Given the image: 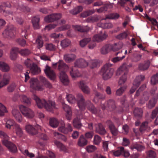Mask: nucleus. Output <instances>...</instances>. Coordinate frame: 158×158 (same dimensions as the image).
Here are the masks:
<instances>
[{
    "mask_svg": "<svg viewBox=\"0 0 158 158\" xmlns=\"http://www.w3.org/2000/svg\"><path fill=\"white\" fill-rule=\"evenodd\" d=\"M106 124L108 126L112 134L114 136L117 135L118 133V130L115 127L113 122L110 120H108L106 122Z\"/></svg>",
    "mask_w": 158,
    "mask_h": 158,
    "instance_id": "nucleus-13",
    "label": "nucleus"
},
{
    "mask_svg": "<svg viewBox=\"0 0 158 158\" xmlns=\"http://www.w3.org/2000/svg\"><path fill=\"white\" fill-rule=\"evenodd\" d=\"M112 64L107 63L105 64L101 69L103 79L107 80L112 76L114 72V69L111 68Z\"/></svg>",
    "mask_w": 158,
    "mask_h": 158,
    "instance_id": "nucleus-6",
    "label": "nucleus"
},
{
    "mask_svg": "<svg viewBox=\"0 0 158 158\" xmlns=\"http://www.w3.org/2000/svg\"><path fill=\"white\" fill-rule=\"evenodd\" d=\"M44 72L47 76L51 80H53L55 79L56 75L55 72L48 65H46Z\"/></svg>",
    "mask_w": 158,
    "mask_h": 158,
    "instance_id": "nucleus-14",
    "label": "nucleus"
},
{
    "mask_svg": "<svg viewBox=\"0 0 158 158\" xmlns=\"http://www.w3.org/2000/svg\"><path fill=\"white\" fill-rule=\"evenodd\" d=\"M119 17V15L117 13H112L108 15L106 17V18L110 19H116Z\"/></svg>",
    "mask_w": 158,
    "mask_h": 158,
    "instance_id": "nucleus-47",
    "label": "nucleus"
},
{
    "mask_svg": "<svg viewBox=\"0 0 158 158\" xmlns=\"http://www.w3.org/2000/svg\"><path fill=\"white\" fill-rule=\"evenodd\" d=\"M148 129V123L147 122H145L142 123L140 126L139 130L141 133H143Z\"/></svg>",
    "mask_w": 158,
    "mask_h": 158,
    "instance_id": "nucleus-38",
    "label": "nucleus"
},
{
    "mask_svg": "<svg viewBox=\"0 0 158 158\" xmlns=\"http://www.w3.org/2000/svg\"><path fill=\"white\" fill-rule=\"evenodd\" d=\"M31 73L34 75L38 74L40 72V68H39L37 65L33 63L31 68Z\"/></svg>",
    "mask_w": 158,
    "mask_h": 158,
    "instance_id": "nucleus-35",
    "label": "nucleus"
},
{
    "mask_svg": "<svg viewBox=\"0 0 158 158\" xmlns=\"http://www.w3.org/2000/svg\"><path fill=\"white\" fill-rule=\"evenodd\" d=\"M19 51V48L17 47H13L11 49L10 57L11 60H15L17 58V52Z\"/></svg>",
    "mask_w": 158,
    "mask_h": 158,
    "instance_id": "nucleus-26",
    "label": "nucleus"
},
{
    "mask_svg": "<svg viewBox=\"0 0 158 158\" xmlns=\"http://www.w3.org/2000/svg\"><path fill=\"white\" fill-rule=\"evenodd\" d=\"M144 75H140L136 77L133 83V86L131 88L130 92L131 94H132L135 92L136 89L139 86L140 82L144 79Z\"/></svg>",
    "mask_w": 158,
    "mask_h": 158,
    "instance_id": "nucleus-8",
    "label": "nucleus"
},
{
    "mask_svg": "<svg viewBox=\"0 0 158 158\" xmlns=\"http://www.w3.org/2000/svg\"><path fill=\"white\" fill-rule=\"evenodd\" d=\"M63 108L66 112V117L67 119L69 120V107L68 105L65 104L64 102H62Z\"/></svg>",
    "mask_w": 158,
    "mask_h": 158,
    "instance_id": "nucleus-43",
    "label": "nucleus"
},
{
    "mask_svg": "<svg viewBox=\"0 0 158 158\" xmlns=\"http://www.w3.org/2000/svg\"><path fill=\"white\" fill-rule=\"evenodd\" d=\"M91 40L90 38H86L83 39L80 41V45L81 47H85Z\"/></svg>",
    "mask_w": 158,
    "mask_h": 158,
    "instance_id": "nucleus-44",
    "label": "nucleus"
},
{
    "mask_svg": "<svg viewBox=\"0 0 158 158\" xmlns=\"http://www.w3.org/2000/svg\"><path fill=\"white\" fill-rule=\"evenodd\" d=\"M134 114L137 119H140L142 116L143 110L141 108H136L134 111Z\"/></svg>",
    "mask_w": 158,
    "mask_h": 158,
    "instance_id": "nucleus-29",
    "label": "nucleus"
},
{
    "mask_svg": "<svg viewBox=\"0 0 158 158\" xmlns=\"http://www.w3.org/2000/svg\"><path fill=\"white\" fill-rule=\"evenodd\" d=\"M97 26L104 29H109L112 27L113 25L111 23H100L98 24Z\"/></svg>",
    "mask_w": 158,
    "mask_h": 158,
    "instance_id": "nucleus-34",
    "label": "nucleus"
},
{
    "mask_svg": "<svg viewBox=\"0 0 158 158\" xmlns=\"http://www.w3.org/2000/svg\"><path fill=\"white\" fill-rule=\"evenodd\" d=\"M19 53L23 56H26L31 53L30 51L28 49H24L19 51Z\"/></svg>",
    "mask_w": 158,
    "mask_h": 158,
    "instance_id": "nucleus-54",
    "label": "nucleus"
},
{
    "mask_svg": "<svg viewBox=\"0 0 158 158\" xmlns=\"http://www.w3.org/2000/svg\"><path fill=\"white\" fill-rule=\"evenodd\" d=\"M40 18L39 16H34L31 20L32 23L35 29H38L40 28Z\"/></svg>",
    "mask_w": 158,
    "mask_h": 158,
    "instance_id": "nucleus-18",
    "label": "nucleus"
},
{
    "mask_svg": "<svg viewBox=\"0 0 158 158\" xmlns=\"http://www.w3.org/2000/svg\"><path fill=\"white\" fill-rule=\"evenodd\" d=\"M69 41L68 39L62 40L61 42V45L63 48L68 47L69 45Z\"/></svg>",
    "mask_w": 158,
    "mask_h": 158,
    "instance_id": "nucleus-56",
    "label": "nucleus"
},
{
    "mask_svg": "<svg viewBox=\"0 0 158 158\" xmlns=\"http://www.w3.org/2000/svg\"><path fill=\"white\" fill-rule=\"evenodd\" d=\"M157 100L155 98H152L150 100L147 105L149 109H152L155 106L156 102Z\"/></svg>",
    "mask_w": 158,
    "mask_h": 158,
    "instance_id": "nucleus-45",
    "label": "nucleus"
},
{
    "mask_svg": "<svg viewBox=\"0 0 158 158\" xmlns=\"http://www.w3.org/2000/svg\"><path fill=\"white\" fill-rule=\"evenodd\" d=\"M111 47L110 44H107L103 46L101 49V54L105 55L111 51Z\"/></svg>",
    "mask_w": 158,
    "mask_h": 158,
    "instance_id": "nucleus-27",
    "label": "nucleus"
},
{
    "mask_svg": "<svg viewBox=\"0 0 158 158\" xmlns=\"http://www.w3.org/2000/svg\"><path fill=\"white\" fill-rule=\"evenodd\" d=\"M144 148L143 146L137 143H133L130 147V148L131 150L135 149L139 151L143 150Z\"/></svg>",
    "mask_w": 158,
    "mask_h": 158,
    "instance_id": "nucleus-33",
    "label": "nucleus"
},
{
    "mask_svg": "<svg viewBox=\"0 0 158 158\" xmlns=\"http://www.w3.org/2000/svg\"><path fill=\"white\" fill-rule=\"evenodd\" d=\"M7 111L6 107L0 103V116H3L5 112H7Z\"/></svg>",
    "mask_w": 158,
    "mask_h": 158,
    "instance_id": "nucleus-52",
    "label": "nucleus"
},
{
    "mask_svg": "<svg viewBox=\"0 0 158 158\" xmlns=\"http://www.w3.org/2000/svg\"><path fill=\"white\" fill-rule=\"evenodd\" d=\"M146 158H156V152L153 150L148 151L147 153Z\"/></svg>",
    "mask_w": 158,
    "mask_h": 158,
    "instance_id": "nucleus-46",
    "label": "nucleus"
},
{
    "mask_svg": "<svg viewBox=\"0 0 158 158\" xmlns=\"http://www.w3.org/2000/svg\"><path fill=\"white\" fill-rule=\"evenodd\" d=\"M19 108L22 114L29 118H33L35 115L34 112L30 108L23 105H20Z\"/></svg>",
    "mask_w": 158,
    "mask_h": 158,
    "instance_id": "nucleus-7",
    "label": "nucleus"
},
{
    "mask_svg": "<svg viewBox=\"0 0 158 158\" xmlns=\"http://www.w3.org/2000/svg\"><path fill=\"white\" fill-rule=\"evenodd\" d=\"M45 48L47 50L52 51L54 50L55 46L52 44H45Z\"/></svg>",
    "mask_w": 158,
    "mask_h": 158,
    "instance_id": "nucleus-57",
    "label": "nucleus"
},
{
    "mask_svg": "<svg viewBox=\"0 0 158 158\" xmlns=\"http://www.w3.org/2000/svg\"><path fill=\"white\" fill-rule=\"evenodd\" d=\"M158 113V107H156L152 111L151 115V118L153 119L155 118L156 117Z\"/></svg>",
    "mask_w": 158,
    "mask_h": 158,
    "instance_id": "nucleus-64",
    "label": "nucleus"
},
{
    "mask_svg": "<svg viewBox=\"0 0 158 158\" xmlns=\"http://www.w3.org/2000/svg\"><path fill=\"white\" fill-rule=\"evenodd\" d=\"M101 141V137L98 135H95L94 139V143L97 145H98Z\"/></svg>",
    "mask_w": 158,
    "mask_h": 158,
    "instance_id": "nucleus-53",
    "label": "nucleus"
},
{
    "mask_svg": "<svg viewBox=\"0 0 158 158\" xmlns=\"http://www.w3.org/2000/svg\"><path fill=\"white\" fill-rule=\"evenodd\" d=\"M10 78V75L9 74H5L3 75L2 81L0 82V89L4 85L9 84Z\"/></svg>",
    "mask_w": 158,
    "mask_h": 158,
    "instance_id": "nucleus-19",
    "label": "nucleus"
},
{
    "mask_svg": "<svg viewBox=\"0 0 158 158\" xmlns=\"http://www.w3.org/2000/svg\"><path fill=\"white\" fill-rule=\"evenodd\" d=\"M128 69L126 64H123L118 69L116 75L117 76L121 75L118 82L119 85L123 84L126 81L127 79V74Z\"/></svg>",
    "mask_w": 158,
    "mask_h": 158,
    "instance_id": "nucleus-5",
    "label": "nucleus"
},
{
    "mask_svg": "<svg viewBox=\"0 0 158 158\" xmlns=\"http://www.w3.org/2000/svg\"><path fill=\"white\" fill-rule=\"evenodd\" d=\"M25 129L28 133L32 135H36L37 133V130L31 125L28 124L26 125Z\"/></svg>",
    "mask_w": 158,
    "mask_h": 158,
    "instance_id": "nucleus-21",
    "label": "nucleus"
},
{
    "mask_svg": "<svg viewBox=\"0 0 158 158\" xmlns=\"http://www.w3.org/2000/svg\"><path fill=\"white\" fill-rule=\"evenodd\" d=\"M109 6V4H105L103 6L99 9H97V11L98 13L106 12L107 11Z\"/></svg>",
    "mask_w": 158,
    "mask_h": 158,
    "instance_id": "nucleus-50",
    "label": "nucleus"
},
{
    "mask_svg": "<svg viewBox=\"0 0 158 158\" xmlns=\"http://www.w3.org/2000/svg\"><path fill=\"white\" fill-rule=\"evenodd\" d=\"M58 63V69L60 71V79L64 85H67L69 80L68 76L66 74L65 72L68 70L69 66L63 60H59Z\"/></svg>",
    "mask_w": 158,
    "mask_h": 158,
    "instance_id": "nucleus-3",
    "label": "nucleus"
},
{
    "mask_svg": "<svg viewBox=\"0 0 158 158\" xmlns=\"http://www.w3.org/2000/svg\"><path fill=\"white\" fill-rule=\"evenodd\" d=\"M30 86L35 90H41L42 88L39 86V81L36 78H31L30 81Z\"/></svg>",
    "mask_w": 158,
    "mask_h": 158,
    "instance_id": "nucleus-15",
    "label": "nucleus"
},
{
    "mask_svg": "<svg viewBox=\"0 0 158 158\" xmlns=\"http://www.w3.org/2000/svg\"><path fill=\"white\" fill-rule=\"evenodd\" d=\"M127 35H128L127 33L125 31L117 35L116 38L119 40H122L126 38Z\"/></svg>",
    "mask_w": 158,
    "mask_h": 158,
    "instance_id": "nucleus-58",
    "label": "nucleus"
},
{
    "mask_svg": "<svg viewBox=\"0 0 158 158\" xmlns=\"http://www.w3.org/2000/svg\"><path fill=\"white\" fill-rule=\"evenodd\" d=\"M34 98L39 108H41L44 106L47 111L52 113H53L57 109L56 107L55 103L54 102L49 100L47 102L44 100H41L35 95H34Z\"/></svg>",
    "mask_w": 158,
    "mask_h": 158,
    "instance_id": "nucleus-2",
    "label": "nucleus"
},
{
    "mask_svg": "<svg viewBox=\"0 0 158 158\" xmlns=\"http://www.w3.org/2000/svg\"><path fill=\"white\" fill-rule=\"evenodd\" d=\"M62 17L60 13H54L48 15L44 18V21L47 23H52Z\"/></svg>",
    "mask_w": 158,
    "mask_h": 158,
    "instance_id": "nucleus-11",
    "label": "nucleus"
},
{
    "mask_svg": "<svg viewBox=\"0 0 158 158\" xmlns=\"http://www.w3.org/2000/svg\"><path fill=\"white\" fill-rule=\"evenodd\" d=\"M0 69L4 72L8 71L10 68L8 65L5 62L0 61Z\"/></svg>",
    "mask_w": 158,
    "mask_h": 158,
    "instance_id": "nucleus-32",
    "label": "nucleus"
},
{
    "mask_svg": "<svg viewBox=\"0 0 158 158\" xmlns=\"http://www.w3.org/2000/svg\"><path fill=\"white\" fill-rule=\"evenodd\" d=\"M126 88L127 86L125 85L121 87L116 90V95L118 96H121L125 91Z\"/></svg>",
    "mask_w": 158,
    "mask_h": 158,
    "instance_id": "nucleus-42",
    "label": "nucleus"
},
{
    "mask_svg": "<svg viewBox=\"0 0 158 158\" xmlns=\"http://www.w3.org/2000/svg\"><path fill=\"white\" fill-rule=\"evenodd\" d=\"M2 141L3 145L7 148L11 152L15 153L17 152V147L13 143L9 141L7 139L3 140Z\"/></svg>",
    "mask_w": 158,
    "mask_h": 158,
    "instance_id": "nucleus-12",
    "label": "nucleus"
},
{
    "mask_svg": "<svg viewBox=\"0 0 158 158\" xmlns=\"http://www.w3.org/2000/svg\"><path fill=\"white\" fill-rule=\"evenodd\" d=\"M16 87V85L15 84L12 83L7 87V91L9 92H12L15 90Z\"/></svg>",
    "mask_w": 158,
    "mask_h": 158,
    "instance_id": "nucleus-60",
    "label": "nucleus"
},
{
    "mask_svg": "<svg viewBox=\"0 0 158 158\" xmlns=\"http://www.w3.org/2000/svg\"><path fill=\"white\" fill-rule=\"evenodd\" d=\"M94 10H89L83 12L81 14V16L83 18L86 17L94 13Z\"/></svg>",
    "mask_w": 158,
    "mask_h": 158,
    "instance_id": "nucleus-51",
    "label": "nucleus"
},
{
    "mask_svg": "<svg viewBox=\"0 0 158 158\" xmlns=\"http://www.w3.org/2000/svg\"><path fill=\"white\" fill-rule=\"evenodd\" d=\"M82 118V115H80L79 117L78 116L75 118L73 121V126L74 127L77 128H80L81 126V123H80V118Z\"/></svg>",
    "mask_w": 158,
    "mask_h": 158,
    "instance_id": "nucleus-23",
    "label": "nucleus"
},
{
    "mask_svg": "<svg viewBox=\"0 0 158 158\" xmlns=\"http://www.w3.org/2000/svg\"><path fill=\"white\" fill-rule=\"evenodd\" d=\"M15 129L16 131V133L20 137H21L23 135V131L20 128V126L18 124L15 125L13 128Z\"/></svg>",
    "mask_w": 158,
    "mask_h": 158,
    "instance_id": "nucleus-41",
    "label": "nucleus"
},
{
    "mask_svg": "<svg viewBox=\"0 0 158 158\" xmlns=\"http://www.w3.org/2000/svg\"><path fill=\"white\" fill-rule=\"evenodd\" d=\"M87 143V140L85 138L84 136L82 135L79 137L78 141V145L79 146L83 147L86 145Z\"/></svg>",
    "mask_w": 158,
    "mask_h": 158,
    "instance_id": "nucleus-28",
    "label": "nucleus"
},
{
    "mask_svg": "<svg viewBox=\"0 0 158 158\" xmlns=\"http://www.w3.org/2000/svg\"><path fill=\"white\" fill-rule=\"evenodd\" d=\"M102 110H104L107 108L110 110H114L116 107L115 101L112 99H110L106 101L105 104L101 105Z\"/></svg>",
    "mask_w": 158,
    "mask_h": 158,
    "instance_id": "nucleus-9",
    "label": "nucleus"
},
{
    "mask_svg": "<svg viewBox=\"0 0 158 158\" xmlns=\"http://www.w3.org/2000/svg\"><path fill=\"white\" fill-rule=\"evenodd\" d=\"M15 29L12 26H7L2 34L4 37L13 38L15 37L14 32Z\"/></svg>",
    "mask_w": 158,
    "mask_h": 158,
    "instance_id": "nucleus-10",
    "label": "nucleus"
},
{
    "mask_svg": "<svg viewBox=\"0 0 158 158\" xmlns=\"http://www.w3.org/2000/svg\"><path fill=\"white\" fill-rule=\"evenodd\" d=\"M150 64L149 60L145 61L144 64H141L139 65V69L140 70H145L147 69Z\"/></svg>",
    "mask_w": 158,
    "mask_h": 158,
    "instance_id": "nucleus-30",
    "label": "nucleus"
},
{
    "mask_svg": "<svg viewBox=\"0 0 158 158\" xmlns=\"http://www.w3.org/2000/svg\"><path fill=\"white\" fill-rule=\"evenodd\" d=\"M20 100L27 105L30 106L31 103V99L27 97L26 95H20Z\"/></svg>",
    "mask_w": 158,
    "mask_h": 158,
    "instance_id": "nucleus-36",
    "label": "nucleus"
},
{
    "mask_svg": "<svg viewBox=\"0 0 158 158\" xmlns=\"http://www.w3.org/2000/svg\"><path fill=\"white\" fill-rule=\"evenodd\" d=\"M123 151V147H121L118 150L114 152V155L115 156H118L122 154Z\"/></svg>",
    "mask_w": 158,
    "mask_h": 158,
    "instance_id": "nucleus-62",
    "label": "nucleus"
},
{
    "mask_svg": "<svg viewBox=\"0 0 158 158\" xmlns=\"http://www.w3.org/2000/svg\"><path fill=\"white\" fill-rule=\"evenodd\" d=\"M86 149L88 152H92L96 150L97 148L93 145H88L87 146Z\"/></svg>",
    "mask_w": 158,
    "mask_h": 158,
    "instance_id": "nucleus-55",
    "label": "nucleus"
},
{
    "mask_svg": "<svg viewBox=\"0 0 158 158\" xmlns=\"http://www.w3.org/2000/svg\"><path fill=\"white\" fill-rule=\"evenodd\" d=\"M54 143L59 148H60L61 150L63 151L64 152H66V149L65 146L62 143L60 142L55 141Z\"/></svg>",
    "mask_w": 158,
    "mask_h": 158,
    "instance_id": "nucleus-48",
    "label": "nucleus"
},
{
    "mask_svg": "<svg viewBox=\"0 0 158 158\" xmlns=\"http://www.w3.org/2000/svg\"><path fill=\"white\" fill-rule=\"evenodd\" d=\"M88 63L83 59H80L76 60L75 63L74 67L72 69V71L70 72L72 78L74 79L76 77H79L81 76V74L77 70L74 71L75 67L83 68L87 66Z\"/></svg>",
    "mask_w": 158,
    "mask_h": 158,
    "instance_id": "nucleus-4",
    "label": "nucleus"
},
{
    "mask_svg": "<svg viewBox=\"0 0 158 158\" xmlns=\"http://www.w3.org/2000/svg\"><path fill=\"white\" fill-rule=\"evenodd\" d=\"M58 131L64 134H67L68 133L69 130L68 129L65 128V127L63 126L58 128Z\"/></svg>",
    "mask_w": 158,
    "mask_h": 158,
    "instance_id": "nucleus-63",
    "label": "nucleus"
},
{
    "mask_svg": "<svg viewBox=\"0 0 158 158\" xmlns=\"http://www.w3.org/2000/svg\"><path fill=\"white\" fill-rule=\"evenodd\" d=\"M12 113L13 116L18 122H21L22 121L21 115L18 110L14 109L12 110Z\"/></svg>",
    "mask_w": 158,
    "mask_h": 158,
    "instance_id": "nucleus-22",
    "label": "nucleus"
},
{
    "mask_svg": "<svg viewBox=\"0 0 158 158\" xmlns=\"http://www.w3.org/2000/svg\"><path fill=\"white\" fill-rule=\"evenodd\" d=\"M40 81L43 83L46 87L50 89L52 88V84L44 77L41 76L40 77Z\"/></svg>",
    "mask_w": 158,
    "mask_h": 158,
    "instance_id": "nucleus-31",
    "label": "nucleus"
},
{
    "mask_svg": "<svg viewBox=\"0 0 158 158\" xmlns=\"http://www.w3.org/2000/svg\"><path fill=\"white\" fill-rule=\"evenodd\" d=\"M49 123L50 126L53 127H57L59 124L58 121L56 118H51L49 119Z\"/></svg>",
    "mask_w": 158,
    "mask_h": 158,
    "instance_id": "nucleus-40",
    "label": "nucleus"
},
{
    "mask_svg": "<svg viewBox=\"0 0 158 158\" xmlns=\"http://www.w3.org/2000/svg\"><path fill=\"white\" fill-rule=\"evenodd\" d=\"M95 96L99 99L104 100L106 98V95L96 92L95 94Z\"/></svg>",
    "mask_w": 158,
    "mask_h": 158,
    "instance_id": "nucleus-59",
    "label": "nucleus"
},
{
    "mask_svg": "<svg viewBox=\"0 0 158 158\" xmlns=\"http://www.w3.org/2000/svg\"><path fill=\"white\" fill-rule=\"evenodd\" d=\"M36 43L37 44V47L38 49L42 48L43 45V41L42 40V36L40 35H38L36 40Z\"/></svg>",
    "mask_w": 158,
    "mask_h": 158,
    "instance_id": "nucleus-37",
    "label": "nucleus"
},
{
    "mask_svg": "<svg viewBox=\"0 0 158 158\" xmlns=\"http://www.w3.org/2000/svg\"><path fill=\"white\" fill-rule=\"evenodd\" d=\"M73 27L75 30L81 32H87L89 30V28L87 26L73 25Z\"/></svg>",
    "mask_w": 158,
    "mask_h": 158,
    "instance_id": "nucleus-25",
    "label": "nucleus"
},
{
    "mask_svg": "<svg viewBox=\"0 0 158 158\" xmlns=\"http://www.w3.org/2000/svg\"><path fill=\"white\" fill-rule=\"evenodd\" d=\"M151 83V84L153 85H156L158 84V73L152 76Z\"/></svg>",
    "mask_w": 158,
    "mask_h": 158,
    "instance_id": "nucleus-39",
    "label": "nucleus"
},
{
    "mask_svg": "<svg viewBox=\"0 0 158 158\" xmlns=\"http://www.w3.org/2000/svg\"><path fill=\"white\" fill-rule=\"evenodd\" d=\"M82 10V7L81 6H79L74 9L73 13V14H77L81 11Z\"/></svg>",
    "mask_w": 158,
    "mask_h": 158,
    "instance_id": "nucleus-61",
    "label": "nucleus"
},
{
    "mask_svg": "<svg viewBox=\"0 0 158 158\" xmlns=\"http://www.w3.org/2000/svg\"><path fill=\"white\" fill-rule=\"evenodd\" d=\"M96 133L101 135H104L106 133V131L103 125L101 123L96 124L95 126Z\"/></svg>",
    "mask_w": 158,
    "mask_h": 158,
    "instance_id": "nucleus-16",
    "label": "nucleus"
},
{
    "mask_svg": "<svg viewBox=\"0 0 158 158\" xmlns=\"http://www.w3.org/2000/svg\"><path fill=\"white\" fill-rule=\"evenodd\" d=\"M107 37V35L105 32L103 34L102 33L94 35L93 37V40L94 41L99 42L105 39Z\"/></svg>",
    "mask_w": 158,
    "mask_h": 158,
    "instance_id": "nucleus-17",
    "label": "nucleus"
},
{
    "mask_svg": "<svg viewBox=\"0 0 158 158\" xmlns=\"http://www.w3.org/2000/svg\"><path fill=\"white\" fill-rule=\"evenodd\" d=\"M77 104L81 111H84L86 107L92 113L96 115L99 114L100 110L95 108L89 101L85 102V99L82 95L78 94L77 95Z\"/></svg>",
    "mask_w": 158,
    "mask_h": 158,
    "instance_id": "nucleus-1",
    "label": "nucleus"
},
{
    "mask_svg": "<svg viewBox=\"0 0 158 158\" xmlns=\"http://www.w3.org/2000/svg\"><path fill=\"white\" fill-rule=\"evenodd\" d=\"M99 64L97 60H90L89 63V65L90 68L93 69L96 67Z\"/></svg>",
    "mask_w": 158,
    "mask_h": 158,
    "instance_id": "nucleus-49",
    "label": "nucleus"
},
{
    "mask_svg": "<svg viewBox=\"0 0 158 158\" xmlns=\"http://www.w3.org/2000/svg\"><path fill=\"white\" fill-rule=\"evenodd\" d=\"M79 86L84 93L87 94L89 93L90 89L88 86L85 85L84 81H81L80 82Z\"/></svg>",
    "mask_w": 158,
    "mask_h": 158,
    "instance_id": "nucleus-20",
    "label": "nucleus"
},
{
    "mask_svg": "<svg viewBox=\"0 0 158 158\" xmlns=\"http://www.w3.org/2000/svg\"><path fill=\"white\" fill-rule=\"evenodd\" d=\"M111 46V51L116 52L121 49L123 47V44L122 42L115 43L113 44H110Z\"/></svg>",
    "mask_w": 158,
    "mask_h": 158,
    "instance_id": "nucleus-24",
    "label": "nucleus"
}]
</instances>
